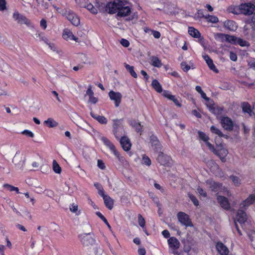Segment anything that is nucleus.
Returning a JSON list of instances; mask_svg holds the SVG:
<instances>
[{
	"label": "nucleus",
	"instance_id": "nucleus-1",
	"mask_svg": "<svg viewBox=\"0 0 255 255\" xmlns=\"http://www.w3.org/2000/svg\"><path fill=\"white\" fill-rule=\"evenodd\" d=\"M131 13V7L126 0H113V13L116 14L117 18L125 17Z\"/></svg>",
	"mask_w": 255,
	"mask_h": 255
},
{
	"label": "nucleus",
	"instance_id": "nucleus-2",
	"mask_svg": "<svg viewBox=\"0 0 255 255\" xmlns=\"http://www.w3.org/2000/svg\"><path fill=\"white\" fill-rule=\"evenodd\" d=\"M78 238L84 247L90 248L94 245H98L94 233H82L78 235Z\"/></svg>",
	"mask_w": 255,
	"mask_h": 255
},
{
	"label": "nucleus",
	"instance_id": "nucleus-3",
	"mask_svg": "<svg viewBox=\"0 0 255 255\" xmlns=\"http://www.w3.org/2000/svg\"><path fill=\"white\" fill-rule=\"evenodd\" d=\"M100 12L102 13L103 17L105 21H108L109 18L107 17L108 15L112 14V2L107 3H101L97 6Z\"/></svg>",
	"mask_w": 255,
	"mask_h": 255
},
{
	"label": "nucleus",
	"instance_id": "nucleus-4",
	"mask_svg": "<svg viewBox=\"0 0 255 255\" xmlns=\"http://www.w3.org/2000/svg\"><path fill=\"white\" fill-rule=\"evenodd\" d=\"M200 95L201 97L207 101L206 104L209 110L212 113L215 115H218L222 113L223 109L218 106L215 107L213 101H210V99L207 97L206 94L204 92H202Z\"/></svg>",
	"mask_w": 255,
	"mask_h": 255
},
{
	"label": "nucleus",
	"instance_id": "nucleus-5",
	"mask_svg": "<svg viewBox=\"0 0 255 255\" xmlns=\"http://www.w3.org/2000/svg\"><path fill=\"white\" fill-rule=\"evenodd\" d=\"M167 242L169 252L174 255H180V254L177 251L180 246L179 241L175 237H172L168 240Z\"/></svg>",
	"mask_w": 255,
	"mask_h": 255
},
{
	"label": "nucleus",
	"instance_id": "nucleus-6",
	"mask_svg": "<svg viewBox=\"0 0 255 255\" xmlns=\"http://www.w3.org/2000/svg\"><path fill=\"white\" fill-rule=\"evenodd\" d=\"M237 37L224 33H219L215 35V39L221 42H228L231 44H236Z\"/></svg>",
	"mask_w": 255,
	"mask_h": 255
},
{
	"label": "nucleus",
	"instance_id": "nucleus-7",
	"mask_svg": "<svg viewBox=\"0 0 255 255\" xmlns=\"http://www.w3.org/2000/svg\"><path fill=\"white\" fill-rule=\"evenodd\" d=\"M239 9L241 13L245 15H250L254 11L255 6L250 2L242 3L239 5Z\"/></svg>",
	"mask_w": 255,
	"mask_h": 255
},
{
	"label": "nucleus",
	"instance_id": "nucleus-8",
	"mask_svg": "<svg viewBox=\"0 0 255 255\" xmlns=\"http://www.w3.org/2000/svg\"><path fill=\"white\" fill-rule=\"evenodd\" d=\"M113 152L114 154L116 156V157L118 160V168L119 169H122L123 168H127L128 166V163L125 158L121 155V154L118 152L117 150L115 149L114 147L113 146Z\"/></svg>",
	"mask_w": 255,
	"mask_h": 255
},
{
	"label": "nucleus",
	"instance_id": "nucleus-9",
	"mask_svg": "<svg viewBox=\"0 0 255 255\" xmlns=\"http://www.w3.org/2000/svg\"><path fill=\"white\" fill-rule=\"evenodd\" d=\"M177 218L179 222L183 226L186 227H192L193 224L191 222L189 216L184 212H180L177 214Z\"/></svg>",
	"mask_w": 255,
	"mask_h": 255
},
{
	"label": "nucleus",
	"instance_id": "nucleus-10",
	"mask_svg": "<svg viewBox=\"0 0 255 255\" xmlns=\"http://www.w3.org/2000/svg\"><path fill=\"white\" fill-rule=\"evenodd\" d=\"M114 126L115 135L117 138L120 139L122 136H125V131L121 120L114 121Z\"/></svg>",
	"mask_w": 255,
	"mask_h": 255
},
{
	"label": "nucleus",
	"instance_id": "nucleus-11",
	"mask_svg": "<svg viewBox=\"0 0 255 255\" xmlns=\"http://www.w3.org/2000/svg\"><path fill=\"white\" fill-rule=\"evenodd\" d=\"M247 220V215L246 213L242 210H239L237 214L236 217L235 219V223L237 230L240 235H242L241 231L239 230L238 226L236 224V221L238 222L241 224L244 223Z\"/></svg>",
	"mask_w": 255,
	"mask_h": 255
},
{
	"label": "nucleus",
	"instance_id": "nucleus-12",
	"mask_svg": "<svg viewBox=\"0 0 255 255\" xmlns=\"http://www.w3.org/2000/svg\"><path fill=\"white\" fill-rule=\"evenodd\" d=\"M25 160V155L20 152H16L12 159V162L15 165L21 168L23 166Z\"/></svg>",
	"mask_w": 255,
	"mask_h": 255
},
{
	"label": "nucleus",
	"instance_id": "nucleus-13",
	"mask_svg": "<svg viewBox=\"0 0 255 255\" xmlns=\"http://www.w3.org/2000/svg\"><path fill=\"white\" fill-rule=\"evenodd\" d=\"M66 14V17L73 25L77 26L80 24V19L73 11L69 9Z\"/></svg>",
	"mask_w": 255,
	"mask_h": 255
},
{
	"label": "nucleus",
	"instance_id": "nucleus-14",
	"mask_svg": "<svg viewBox=\"0 0 255 255\" xmlns=\"http://www.w3.org/2000/svg\"><path fill=\"white\" fill-rule=\"evenodd\" d=\"M217 148V150L215 149V151L212 152L217 155L220 157L222 161L225 162L226 161L225 157L228 154V150L222 145H218Z\"/></svg>",
	"mask_w": 255,
	"mask_h": 255
},
{
	"label": "nucleus",
	"instance_id": "nucleus-15",
	"mask_svg": "<svg viewBox=\"0 0 255 255\" xmlns=\"http://www.w3.org/2000/svg\"><path fill=\"white\" fill-rule=\"evenodd\" d=\"M13 17L20 24H25L26 25H29L30 20L25 16L20 14L18 11H15L13 14Z\"/></svg>",
	"mask_w": 255,
	"mask_h": 255
},
{
	"label": "nucleus",
	"instance_id": "nucleus-16",
	"mask_svg": "<svg viewBox=\"0 0 255 255\" xmlns=\"http://www.w3.org/2000/svg\"><path fill=\"white\" fill-rule=\"evenodd\" d=\"M221 124L222 127L226 130H231L233 128L232 120L228 117H223L220 118Z\"/></svg>",
	"mask_w": 255,
	"mask_h": 255
},
{
	"label": "nucleus",
	"instance_id": "nucleus-17",
	"mask_svg": "<svg viewBox=\"0 0 255 255\" xmlns=\"http://www.w3.org/2000/svg\"><path fill=\"white\" fill-rule=\"evenodd\" d=\"M157 160L161 164L167 166L170 165L172 161L171 157L169 156L164 154L162 152L159 153L157 157Z\"/></svg>",
	"mask_w": 255,
	"mask_h": 255
},
{
	"label": "nucleus",
	"instance_id": "nucleus-18",
	"mask_svg": "<svg viewBox=\"0 0 255 255\" xmlns=\"http://www.w3.org/2000/svg\"><path fill=\"white\" fill-rule=\"evenodd\" d=\"M198 136L201 140L204 142L206 145L209 148L211 151H215V148L209 141V137L204 132L202 131H198Z\"/></svg>",
	"mask_w": 255,
	"mask_h": 255
},
{
	"label": "nucleus",
	"instance_id": "nucleus-19",
	"mask_svg": "<svg viewBox=\"0 0 255 255\" xmlns=\"http://www.w3.org/2000/svg\"><path fill=\"white\" fill-rule=\"evenodd\" d=\"M120 144L125 151H128L131 147V143L129 138L127 136H122L120 139Z\"/></svg>",
	"mask_w": 255,
	"mask_h": 255
},
{
	"label": "nucleus",
	"instance_id": "nucleus-20",
	"mask_svg": "<svg viewBox=\"0 0 255 255\" xmlns=\"http://www.w3.org/2000/svg\"><path fill=\"white\" fill-rule=\"evenodd\" d=\"M94 95V92L92 90V86L90 85L89 86L88 88L86 91V93L85 96V97H89L88 103L92 104H96L97 103L98 99L97 97H95Z\"/></svg>",
	"mask_w": 255,
	"mask_h": 255
},
{
	"label": "nucleus",
	"instance_id": "nucleus-21",
	"mask_svg": "<svg viewBox=\"0 0 255 255\" xmlns=\"http://www.w3.org/2000/svg\"><path fill=\"white\" fill-rule=\"evenodd\" d=\"M206 184L210 190L214 192L219 191L222 187V184L215 182L212 180H207Z\"/></svg>",
	"mask_w": 255,
	"mask_h": 255
},
{
	"label": "nucleus",
	"instance_id": "nucleus-22",
	"mask_svg": "<svg viewBox=\"0 0 255 255\" xmlns=\"http://www.w3.org/2000/svg\"><path fill=\"white\" fill-rule=\"evenodd\" d=\"M202 57L206 61L210 69L216 73H218L219 72V70L216 68V66L213 63V60L210 58V57L206 54H203Z\"/></svg>",
	"mask_w": 255,
	"mask_h": 255
},
{
	"label": "nucleus",
	"instance_id": "nucleus-23",
	"mask_svg": "<svg viewBox=\"0 0 255 255\" xmlns=\"http://www.w3.org/2000/svg\"><path fill=\"white\" fill-rule=\"evenodd\" d=\"M217 200L221 206L225 210H229L230 208V205L228 199L222 196H218L217 197Z\"/></svg>",
	"mask_w": 255,
	"mask_h": 255
},
{
	"label": "nucleus",
	"instance_id": "nucleus-24",
	"mask_svg": "<svg viewBox=\"0 0 255 255\" xmlns=\"http://www.w3.org/2000/svg\"><path fill=\"white\" fill-rule=\"evenodd\" d=\"M255 200V196L253 194L250 195L246 200L240 204V208L246 209L254 202Z\"/></svg>",
	"mask_w": 255,
	"mask_h": 255
},
{
	"label": "nucleus",
	"instance_id": "nucleus-25",
	"mask_svg": "<svg viewBox=\"0 0 255 255\" xmlns=\"http://www.w3.org/2000/svg\"><path fill=\"white\" fill-rule=\"evenodd\" d=\"M63 37L66 40H73L78 41V38L75 37L72 31L68 29H65L63 31Z\"/></svg>",
	"mask_w": 255,
	"mask_h": 255
},
{
	"label": "nucleus",
	"instance_id": "nucleus-26",
	"mask_svg": "<svg viewBox=\"0 0 255 255\" xmlns=\"http://www.w3.org/2000/svg\"><path fill=\"white\" fill-rule=\"evenodd\" d=\"M216 249L221 255H227L229 254L228 249L222 243H218Z\"/></svg>",
	"mask_w": 255,
	"mask_h": 255
},
{
	"label": "nucleus",
	"instance_id": "nucleus-27",
	"mask_svg": "<svg viewBox=\"0 0 255 255\" xmlns=\"http://www.w3.org/2000/svg\"><path fill=\"white\" fill-rule=\"evenodd\" d=\"M122 95L119 92H114L113 91V102L115 107H118L122 101Z\"/></svg>",
	"mask_w": 255,
	"mask_h": 255
},
{
	"label": "nucleus",
	"instance_id": "nucleus-28",
	"mask_svg": "<svg viewBox=\"0 0 255 255\" xmlns=\"http://www.w3.org/2000/svg\"><path fill=\"white\" fill-rule=\"evenodd\" d=\"M224 27L228 30L235 31L237 28L236 23L232 20H226L224 22Z\"/></svg>",
	"mask_w": 255,
	"mask_h": 255
},
{
	"label": "nucleus",
	"instance_id": "nucleus-29",
	"mask_svg": "<svg viewBox=\"0 0 255 255\" xmlns=\"http://www.w3.org/2000/svg\"><path fill=\"white\" fill-rule=\"evenodd\" d=\"M181 67L184 72H187L191 69H194V65L193 63L190 61L188 63L185 61L181 63Z\"/></svg>",
	"mask_w": 255,
	"mask_h": 255
},
{
	"label": "nucleus",
	"instance_id": "nucleus-30",
	"mask_svg": "<svg viewBox=\"0 0 255 255\" xmlns=\"http://www.w3.org/2000/svg\"><path fill=\"white\" fill-rule=\"evenodd\" d=\"M150 64L154 67L160 68L162 66V63L159 59L155 56H151L150 58Z\"/></svg>",
	"mask_w": 255,
	"mask_h": 255
},
{
	"label": "nucleus",
	"instance_id": "nucleus-31",
	"mask_svg": "<svg viewBox=\"0 0 255 255\" xmlns=\"http://www.w3.org/2000/svg\"><path fill=\"white\" fill-rule=\"evenodd\" d=\"M202 17L206 19L207 21L208 22L216 23L219 21L218 18L215 15L208 14L206 15H203Z\"/></svg>",
	"mask_w": 255,
	"mask_h": 255
},
{
	"label": "nucleus",
	"instance_id": "nucleus-32",
	"mask_svg": "<svg viewBox=\"0 0 255 255\" xmlns=\"http://www.w3.org/2000/svg\"><path fill=\"white\" fill-rule=\"evenodd\" d=\"M188 33L191 36L194 38H199L200 37V32L193 27H189L188 28Z\"/></svg>",
	"mask_w": 255,
	"mask_h": 255
},
{
	"label": "nucleus",
	"instance_id": "nucleus-33",
	"mask_svg": "<svg viewBox=\"0 0 255 255\" xmlns=\"http://www.w3.org/2000/svg\"><path fill=\"white\" fill-rule=\"evenodd\" d=\"M211 170L213 173L216 175V176H218L219 177H222L223 176V173L220 170L218 165L215 163H213V166L211 168Z\"/></svg>",
	"mask_w": 255,
	"mask_h": 255
},
{
	"label": "nucleus",
	"instance_id": "nucleus-34",
	"mask_svg": "<svg viewBox=\"0 0 255 255\" xmlns=\"http://www.w3.org/2000/svg\"><path fill=\"white\" fill-rule=\"evenodd\" d=\"M138 223L139 225L143 229V231L147 235L146 230L145 228V221L143 217L140 214L137 216Z\"/></svg>",
	"mask_w": 255,
	"mask_h": 255
},
{
	"label": "nucleus",
	"instance_id": "nucleus-35",
	"mask_svg": "<svg viewBox=\"0 0 255 255\" xmlns=\"http://www.w3.org/2000/svg\"><path fill=\"white\" fill-rule=\"evenodd\" d=\"M130 125L137 132L141 131L142 126L139 123H138L135 121H131L130 122Z\"/></svg>",
	"mask_w": 255,
	"mask_h": 255
},
{
	"label": "nucleus",
	"instance_id": "nucleus-36",
	"mask_svg": "<svg viewBox=\"0 0 255 255\" xmlns=\"http://www.w3.org/2000/svg\"><path fill=\"white\" fill-rule=\"evenodd\" d=\"M152 86L153 88L157 91L158 93H161L162 91V88L158 82V81L156 80H153L151 83Z\"/></svg>",
	"mask_w": 255,
	"mask_h": 255
},
{
	"label": "nucleus",
	"instance_id": "nucleus-37",
	"mask_svg": "<svg viewBox=\"0 0 255 255\" xmlns=\"http://www.w3.org/2000/svg\"><path fill=\"white\" fill-rule=\"evenodd\" d=\"M104 200V203L106 207L110 210L112 209V203H111V197L104 193V195H101Z\"/></svg>",
	"mask_w": 255,
	"mask_h": 255
},
{
	"label": "nucleus",
	"instance_id": "nucleus-38",
	"mask_svg": "<svg viewBox=\"0 0 255 255\" xmlns=\"http://www.w3.org/2000/svg\"><path fill=\"white\" fill-rule=\"evenodd\" d=\"M90 114L93 118L96 119L101 124H106L107 122L106 118L103 116H97L93 112H91Z\"/></svg>",
	"mask_w": 255,
	"mask_h": 255
},
{
	"label": "nucleus",
	"instance_id": "nucleus-39",
	"mask_svg": "<svg viewBox=\"0 0 255 255\" xmlns=\"http://www.w3.org/2000/svg\"><path fill=\"white\" fill-rule=\"evenodd\" d=\"M211 131L212 133L218 135L220 137H227V135L224 134L222 132L217 128L215 126H212L210 128Z\"/></svg>",
	"mask_w": 255,
	"mask_h": 255
},
{
	"label": "nucleus",
	"instance_id": "nucleus-40",
	"mask_svg": "<svg viewBox=\"0 0 255 255\" xmlns=\"http://www.w3.org/2000/svg\"><path fill=\"white\" fill-rule=\"evenodd\" d=\"M44 123L50 128H54L58 126V123L52 118H48L46 121H44Z\"/></svg>",
	"mask_w": 255,
	"mask_h": 255
},
{
	"label": "nucleus",
	"instance_id": "nucleus-41",
	"mask_svg": "<svg viewBox=\"0 0 255 255\" xmlns=\"http://www.w3.org/2000/svg\"><path fill=\"white\" fill-rule=\"evenodd\" d=\"M242 107L244 112L249 114L250 115L253 111V110L252 111L250 105L247 103H243L242 105Z\"/></svg>",
	"mask_w": 255,
	"mask_h": 255
},
{
	"label": "nucleus",
	"instance_id": "nucleus-42",
	"mask_svg": "<svg viewBox=\"0 0 255 255\" xmlns=\"http://www.w3.org/2000/svg\"><path fill=\"white\" fill-rule=\"evenodd\" d=\"M125 66L126 69L130 73V74L133 77H134V78L137 77V74L135 73V72L134 71L133 66H130L126 63L125 64Z\"/></svg>",
	"mask_w": 255,
	"mask_h": 255
},
{
	"label": "nucleus",
	"instance_id": "nucleus-43",
	"mask_svg": "<svg viewBox=\"0 0 255 255\" xmlns=\"http://www.w3.org/2000/svg\"><path fill=\"white\" fill-rule=\"evenodd\" d=\"M236 44H239V45L242 47H248L250 45V44L248 41L238 37L237 38L236 40Z\"/></svg>",
	"mask_w": 255,
	"mask_h": 255
},
{
	"label": "nucleus",
	"instance_id": "nucleus-44",
	"mask_svg": "<svg viewBox=\"0 0 255 255\" xmlns=\"http://www.w3.org/2000/svg\"><path fill=\"white\" fill-rule=\"evenodd\" d=\"M3 186L7 189L9 191H15L16 192V193H20L19 191V189L16 187H14L12 185H11L10 184H4Z\"/></svg>",
	"mask_w": 255,
	"mask_h": 255
},
{
	"label": "nucleus",
	"instance_id": "nucleus-45",
	"mask_svg": "<svg viewBox=\"0 0 255 255\" xmlns=\"http://www.w3.org/2000/svg\"><path fill=\"white\" fill-rule=\"evenodd\" d=\"M53 169L56 173L59 174L61 172V168L55 160L53 161Z\"/></svg>",
	"mask_w": 255,
	"mask_h": 255
},
{
	"label": "nucleus",
	"instance_id": "nucleus-46",
	"mask_svg": "<svg viewBox=\"0 0 255 255\" xmlns=\"http://www.w3.org/2000/svg\"><path fill=\"white\" fill-rule=\"evenodd\" d=\"M84 7L87 8L89 11H90L92 13L96 14L98 12V10L96 7H95L91 3H87L86 5V6Z\"/></svg>",
	"mask_w": 255,
	"mask_h": 255
},
{
	"label": "nucleus",
	"instance_id": "nucleus-47",
	"mask_svg": "<svg viewBox=\"0 0 255 255\" xmlns=\"http://www.w3.org/2000/svg\"><path fill=\"white\" fill-rule=\"evenodd\" d=\"M92 255H104L103 250L100 247V246H98V245H97V246L94 248L93 253Z\"/></svg>",
	"mask_w": 255,
	"mask_h": 255
},
{
	"label": "nucleus",
	"instance_id": "nucleus-48",
	"mask_svg": "<svg viewBox=\"0 0 255 255\" xmlns=\"http://www.w3.org/2000/svg\"><path fill=\"white\" fill-rule=\"evenodd\" d=\"M230 178L235 186H239L241 184V180L239 177L236 176H231Z\"/></svg>",
	"mask_w": 255,
	"mask_h": 255
},
{
	"label": "nucleus",
	"instance_id": "nucleus-49",
	"mask_svg": "<svg viewBox=\"0 0 255 255\" xmlns=\"http://www.w3.org/2000/svg\"><path fill=\"white\" fill-rule=\"evenodd\" d=\"M96 214L107 225L108 228L111 229V227L105 217L100 212H97Z\"/></svg>",
	"mask_w": 255,
	"mask_h": 255
},
{
	"label": "nucleus",
	"instance_id": "nucleus-50",
	"mask_svg": "<svg viewBox=\"0 0 255 255\" xmlns=\"http://www.w3.org/2000/svg\"><path fill=\"white\" fill-rule=\"evenodd\" d=\"M142 164H144L147 166L150 165V164L151 163L150 158L148 156H147L145 155H143L142 156Z\"/></svg>",
	"mask_w": 255,
	"mask_h": 255
},
{
	"label": "nucleus",
	"instance_id": "nucleus-51",
	"mask_svg": "<svg viewBox=\"0 0 255 255\" xmlns=\"http://www.w3.org/2000/svg\"><path fill=\"white\" fill-rule=\"evenodd\" d=\"M102 141L104 142V143L108 147L110 150H112V146L111 145L110 141L107 139L106 137L102 136L101 138Z\"/></svg>",
	"mask_w": 255,
	"mask_h": 255
},
{
	"label": "nucleus",
	"instance_id": "nucleus-52",
	"mask_svg": "<svg viewBox=\"0 0 255 255\" xmlns=\"http://www.w3.org/2000/svg\"><path fill=\"white\" fill-rule=\"evenodd\" d=\"M94 185L98 190L99 195H104V191L102 186L98 183H95Z\"/></svg>",
	"mask_w": 255,
	"mask_h": 255
},
{
	"label": "nucleus",
	"instance_id": "nucleus-53",
	"mask_svg": "<svg viewBox=\"0 0 255 255\" xmlns=\"http://www.w3.org/2000/svg\"><path fill=\"white\" fill-rule=\"evenodd\" d=\"M188 196L189 198L191 199V200L192 201L194 205H195L196 206L199 205V202L195 196L190 194H188Z\"/></svg>",
	"mask_w": 255,
	"mask_h": 255
},
{
	"label": "nucleus",
	"instance_id": "nucleus-54",
	"mask_svg": "<svg viewBox=\"0 0 255 255\" xmlns=\"http://www.w3.org/2000/svg\"><path fill=\"white\" fill-rule=\"evenodd\" d=\"M162 95L170 100L172 98H173V95H172L168 91H164L163 92Z\"/></svg>",
	"mask_w": 255,
	"mask_h": 255
},
{
	"label": "nucleus",
	"instance_id": "nucleus-55",
	"mask_svg": "<svg viewBox=\"0 0 255 255\" xmlns=\"http://www.w3.org/2000/svg\"><path fill=\"white\" fill-rule=\"evenodd\" d=\"M24 195L26 198L29 200L30 202L32 203V205L34 204L35 200L33 196H30L28 192L24 193Z\"/></svg>",
	"mask_w": 255,
	"mask_h": 255
},
{
	"label": "nucleus",
	"instance_id": "nucleus-56",
	"mask_svg": "<svg viewBox=\"0 0 255 255\" xmlns=\"http://www.w3.org/2000/svg\"><path fill=\"white\" fill-rule=\"evenodd\" d=\"M197 192L200 196H202L204 197H207V193L202 188L199 187L197 188Z\"/></svg>",
	"mask_w": 255,
	"mask_h": 255
},
{
	"label": "nucleus",
	"instance_id": "nucleus-57",
	"mask_svg": "<svg viewBox=\"0 0 255 255\" xmlns=\"http://www.w3.org/2000/svg\"><path fill=\"white\" fill-rule=\"evenodd\" d=\"M88 1V0H79L77 2V3L78 4L80 5V6L84 7L85 6H86V5L87 4Z\"/></svg>",
	"mask_w": 255,
	"mask_h": 255
},
{
	"label": "nucleus",
	"instance_id": "nucleus-58",
	"mask_svg": "<svg viewBox=\"0 0 255 255\" xmlns=\"http://www.w3.org/2000/svg\"><path fill=\"white\" fill-rule=\"evenodd\" d=\"M46 196H47L50 197H52L54 195L53 192L51 190L48 189H44V193H43Z\"/></svg>",
	"mask_w": 255,
	"mask_h": 255
},
{
	"label": "nucleus",
	"instance_id": "nucleus-59",
	"mask_svg": "<svg viewBox=\"0 0 255 255\" xmlns=\"http://www.w3.org/2000/svg\"><path fill=\"white\" fill-rule=\"evenodd\" d=\"M121 44L125 47H128L129 45V41L124 38H122L120 41Z\"/></svg>",
	"mask_w": 255,
	"mask_h": 255
},
{
	"label": "nucleus",
	"instance_id": "nucleus-60",
	"mask_svg": "<svg viewBox=\"0 0 255 255\" xmlns=\"http://www.w3.org/2000/svg\"><path fill=\"white\" fill-rule=\"evenodd\" d=\"M22 134L29 136L30 137H33L34 136V134L28 130L25 129L23 130L22 132Z\"/></svg>",
	"mask_w": 255,
	"mask_h": 255
},
{
	"label": "nucleus",
	"instance_id": "nucleus-61",
	"mask_svg": "<svg viewBox=\"0 0 255 255\" xmlns=\"http://www.w3.org/2000/svg\"><path fill=\"white\" fill-rule=\"evenodd\" d=\"M70 210L73 213H76L78 210V205L73 204L70 207Z\"/></svg>",
	"mask_w": 255,
	"mask_h": 255
},
{
	"label": "nucleus",
	"instance_id": "nucleus-62",
	"mask_svg": "<svg viewBox=\"0 0 255 255\" xmlns=\"http://www.w3.org/2000/svg\"><path fill=\"white\" fill-rule=\"evenodd\" d=\"M35 192L38 194L44 193V188L40 186H35Z\"/></svg>",
	"mask_w": 255,
	"mask_h": 255
},
{
	"label": "nucleus",
	"instance_id": "nucleus-63",
	"mask_svg": "<svg viewBox=\"0 0 255 255\" xmlns=\"http://www.w3.org/2000/svg\"><path fill=\"white\" fill-rule=\"evenodd\" d=\"M40 26L43 29H45L47 27V22L44 19H42L40 22Z\"/></svg>",
	"mask_w": 255,
	"mask_h": 255
},
{
	"label": "nucleus",
	"instance_id": "nucleus-64",
	"mask_svg": "<svg viewBox=\"0 0 255 255\" xmlns=\"http://www.w3.org/2000/svg\"><path fill=\"white\" fill-rule=\"evenodd\" d=\"M249 66L250 68L255 70V59H251L249 61Z\"/></svg>",
	"mask_w": 255,
	"mask_h": 255
}]
</instances>
